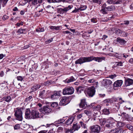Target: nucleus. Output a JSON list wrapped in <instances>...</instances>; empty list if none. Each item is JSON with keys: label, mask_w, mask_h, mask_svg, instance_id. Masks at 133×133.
Returning <instances> with one entry per match:
<instances>
[{"label": "nucleus", "mask_w": 133, "mask_h": 133, "mask_svg": "<svg viewBox=\"0 0 133 133\" xmlns=\"http://www.w3.org/2000/svg\"><path fill=\"white\" fill-rule=\"evenodd\" d=\"M117 122L113 118L110 117L107 120L104 119L102 121V124L104 125L105 124V126L107 128H112L116 125Z\"/></svg>", "instance_id": "obj_1"}, {"label": "nucleus", "mask_w": 133, "mask_h": 133, "mask_svg": "<svg viewBox=\"0 0 133 133\" xmlns=\"http://www.w3.org/2000/svg\"><path fill=\"white\" fill-rule=\"evenodd\" d=\"M40 111L42 114L48 115L52 112V109L49 105L45 106L42 108L39 109Z\"/></svg>", "instance_id": "obj_2"}, {"label": "nucleus", "mask_w": 133, "mask_h": 133, "mask_svg": "<svg viewBox=\"0 0 133 133\" xmlns=\"http://www.w3.org/2000/svg\"><path fill=\"white\" fill-rule=\"evenodd\" d=\"M90 133H99L101 131L100 127L97 125L91 126L90 127Z\"/></svg>", "instance_id": "obj_3"}, {"label": "nucleus", "mask_w": 133, "mask_h": 133, "mask_svg": "<svg viewBox=\"0 0 133 133\" xmlns=\"http://www.w3.org/2000/svg\"><path fill=\"white\" fill-rule=\"evenodd\" d=\"M74 91L72 87H66L63 89L62 93L64 95H70L74 93Z\"/></svg>", "instance_id": "obj_4"}, {"label": "nucleus", "mask_w": 133, "mask_h": 133, "mask_svg": "<svg viewBox=\"0 0 133 133\" xmlns=\"http://www.w3.org/2000/svg\"><path fill=\"white\" fill-rule=\"evenodd\" d=\"M89 62V57H81L75 61V63L81 64L85 62Z\"/></svg>", "instance_id": "obj_5"}, {"label": "nucleus", "mask_w": 133, "mask_h": 133, "mask_svg": "<svg viewBox=\"0 0 133 133\" xmlns=\"http://www.w3.org/2000/svg\"><path fill=\"white\" fill-rule=\"evenodd\" d=\"M22 112L21 109L17 110L15 112V115L17 119L19 121H21L22 119Z\"/></svg>", "instance_id": "obj_6"}, {"label": "nucleus", "mask_w": 133, "mask_h": 133, "mask_svg": "<svg viewBox=\"0 0 133 133\" xmlns=\"http://www.w3.org/2000/svg\"><path fill=\"white\" fill-rule=\"evenodd\" d=\"M86 92L89 96H93L95 93L94 87H92L91 88H88L87 89Z\"/></svg>", "instance_id": "obj_7"}, {"label": "nucleus", "mask_w": 133, "mask_h": 133, "mask_svg": "<svg viewBox=\"0 0 133 133\" xmlns=\"http://www.w3.org/2000/svg\"><path fill=\"white\" fill-rule=\"evenodd\" d=\"M89 57L90 62L94 60L95 61L98 62H101L103 60H105V57H95L94 56H91Z\"/></svg>", "instance_id": "obj_8"}, {"label": "nucleus", "mask_w": 133, "mask_h": 133, "mask_svg": "<svg viewBox=\"0 0 133 133\" xmlns=\"http://www.w3.org/2000/svg\"><path fill=\"white\" fill-rule=\"evenodd\" d=\"M32 111H31L29 109H26L25 110V118L26 119H32Z\"/></svg>", "instance_id": "obj_9"}, {"label": "nucleus", "mask_w": 133, "mask_h": 133, "mask_svg": "<svg viewBox=\"0 0 133 133\" xmlns=\"http://www.w3.org/2000/svg\"><path fill=\"white\" fill-rule=\"evenodd\" d=\"M31 111L32 119H35L39 117V113L38 111L36 110H32Z\"/></svg>", "instance_id": "obj_10"}, {"label": "nucleus", "mask_w": 133, "mask_h": 133, "mask_svg": "<svg viewBox=\"0 0 133 133\" xmlns=\"http://www.w3.org/2000/svg\"><path fill=\"white\" fill-rule=\"evenodd\" d=\"M125 84L126 86H129L133 84V79L128 78L125 80Z\"/></svg>", "instance_id": "obj_11"}, {"label": "nucleus", "mask_w": 133, "mask_h": 133, "mask_svg": "<svg viewBox=\"0 0 133 133\" xmlns=\"http://www.w3.org/2000/svg\"><path fill=\"white\" fill-rule=\"evenodd\" d=\"M112 83V81L108 79H103V85L106 86H108L109 85H110Z\"/></svg>", "instance_id": "obj_12"}, {"label": "nucleus", "mask_w": 133, "mask_h": 133, "mask_svg": "<svg viewBox=\"0 0 133 133\" xmlns=\"http://www.w3.org/2000/svg\"><path fill=\"white\" fill-rule=\"evenodd\" d=\"M123 81L122 80H117L115 82L114 84V88L115 87H118L122 85Z\"/></svg>", "instance_id": "obj_13"}, {"label": "nucleus", "mask_w": 133, "mask_h": 133, "mask_svg": "<svg viewBox=\"0 0 133 133\" xmlns=\"http://www.w3.org/2000/svg\"><path fill=\"white\" fill-rule=\"evenodd\" d=\"M67 97L66 96L63 97L61 101L59 104L61 105H65L68 104V102H66Z\"/></svg>", "instance_id": "obj_14"}, {"label": "nucleus", "mask_w": 133, "mask_h": 133, "mask_svg": "<svg viewBox=\"0 0 133 133\" xmlns=\"http://www.w3.org/2000/svg\"><path fill=\"white\" fill-rule=\"evenodd\" d=\"M87 80L88 83H93L94 84H95L96 85L98 84V82H96V80L94 78H91L90 77H88Z\"/></svg>", "instance_id": "obj_15"}, {"label": "nucleus", "mask_w": 133, "mask_h": 133, "mask_svg": "<svg viewBox=\"0 0 133 133\" xmlns=\"http://www.w3.org/2000/svg\"><path fill=\"white\" fill-rule=\"evenodd\" d=\"M72 6L69 5L67 7H66L64 9H60L61 13L63 14L65 12L68 11L71 9L72 8Z\"/></svg>", "instance_id": "obj_16"}, {"label": "nucleus", "mask_w": 133, "mask_h": 133, "mask_svg": "<svg viewBox=\"0 0 133 133\" xmlns=\"http://www.w3.org/2000/svg\"><path fill=\"white\" fill-rule=\"evenodd\" d=\"M72 127V129L73 130L74 132L75 131L78 130L79 129L80 127L78 124L77 123H76L73 124Z\"/></svg>", "instance_id": "obj_17"}, {"label": "nucleus", "mask_w": 133, "mask_h": 133, "mask_svg": "<svg viewBox=\"0 0 133 133\" xmlns=\"http://www.w3.org/2000/svg\"><path fill=\"white\" fill-rule=\"evenodd\" d=\"M85 105H87L85 99H81V102L79 104V106L81 108H83Z\"/></svg>", "instance_id": "obj_18"}, {"label": "nucleus", "mask_w": 133, "mask_h": 133, "mask_svg": "<svg viewBox=\"0 0 133 133\" xmlns=\"http://www.w3.org/2000/svg\"><path fill=\"white\" fill-rule=\"evenodd\" d=\"M74 119V117H72L68 119L65 122V124L68 125L71 124Z\"/></svg>", "instance_id": "obj_19"}, {"label": "nucleus", "mask_w": 133, "mask_h": 133, "mask_svg": "<svg viewBox=\"0 0 133 133\" xmlns=\"http://www.w3.org/2000/svg\"><path fill=\"white\" fill-rule=\"evenodd\" d=\"M87 8V6H84L78 9H75L74 10H73L72 12L73 13H75L77 12L79 10H80L81 11L84 10H85Z\"/></svg>", "instance_id": "obj_20"}, {"label": "nucleus", "mask_w": 133, "mask_h": 133, "mask_svg": "<svg viewBox=\"0 0 133 133\" xmlns=\"http://www.w3.org/2000/svg\"><path fill=\"white\" fill-rule=\"evenodd\" d=\"M40 87L41 86L40 85L38 84L35 85L33 86L31 89L33 91H35L39 89Z\"/></svg>", "instance_id": "obj_21"}, {"label": "nucleus", "mask_w": 133, "mask_h": 133, "mask_svg": "<svg viewBox=\"0 0 133 133\" xmlns=\"http://www.w3.org/2000/svg\"><path fill=\"white\" fill-rule=\"evenodd\" d=\"M117 41L122 45L124 44L126 42V41L124 40L119 38H117Z\"/></svg>", "instance_id": "obj_22"}, {"label": "nucleus", "mask_w": 133, "mask_h": 133, "mask_svg": "<svg viewBox=\"0 0 133 133\" xmlns=\"http://www.w3.org/2000/svg\"><path fill=\"white\" fill-rule=\"evenodd\" d=\"M106 9L107 11H111L114 10L115 9V7L113 5H111L106 7Z\"/></svg>", "instance_id": "obj_23"}, {"label": "nucleus", "mask_w": 133, "mask_h": 133, "mask_svg": "<svg viewBox=\"0 0 133 133\" xmlns=\"http://www.w3.org/2000/svg\"><path fill=\"white\" fill-rule=\"evenodd\" d=\"M50 28L51 29L54 30L55 29L56 30H59L60 29H61V26H51L50 27Z\"/></svg>", "instance_id": "obj_24"}, {"label": "nucleus", "mask_w": 133, "mask_h": 133, "mask_svg": "<svg viewBox=\"0 0 133 133\" xmlns=\"http://www.w3.org/2000/svg\"><path fill=\"white\" fill-rule=\"evenodd\" d=\"M61 96V94L60 93V92H56L54 94H53V95H51V98L54 99H55V97H53V96Z\"/></svg>", "instance_id": "obj_25"}, {"label": "nucleus", "mask_w": 133, "mask_h": 133, "mask_svg": "<svg viewBox=\"0 0 133 133\" xmlns=\"http://www.w3.org/2000/svg\"><path fill=\"white\" fill-rule=\"evenodd\" d=\"M73 130L71 129L66 128L64 129V133H73Z\"/></svg>", "instance_id": "obj_26"}, {"label": "nucleus", "mask_w": 133, "mask_h": 133, "mask_svg": "<svg viewBox=\"0 0 133 133\" xmlns=\"http://www.w3.org/2000/svg\"><path fill=\"white\" fill-rule=\"evenodd\" d=\"M103 113L106 115H108L110 112L109 109H104L103 110Z\"/></svg>", "instance_id": "obj_27"}, {"label": "nucleus", "mask_w": 133, "mask_h": 133, "mask_svg": "<svg viewBox=\"0 0 133 133\" xmlns=\"http://www.w3.org/2000/svg\"><path fill=\"white\" fill-rule=\"evenodd\" d=\"M114 4H121L123 3V0H114Z\"/></svg>", "instance_id": "obj_28"}, {"label": "nucleus", "mask_w": 133, "mask_h": 133, "mask_svg": "<svg viewBox=\"0 0 133 133\" xmlns=\"http://www.w3.org/2000/svg\"><path fill=\"white\" fill-rule=\"evenodd\" d=\"M11 98L10 96H7V97H3L2 99L3 101H5L6 102H9L10 99Z\"/></svg>", "instance_id": "obj_29"}, {"label": "nucleus", "mask_w": 133, "mask_h": 133, "mask_svg": "<svg viewBox=\"0 0 133 133\" xmlns=\"http://www.w3.org/2000/svg\"><path fill=\"white\" fill-rule=\"evenodd\" d=\"M25 31V29H20L17 31V32L19 34L24 33Z\"/></svg>", "instance_id": "obj_30"}, {"label": "nucleus", "mask_w": 133, "mask_h": 133, "mask_svg": "<svg viewBox=\"0 0 133 133\" xmlns=\"http://www.w3.org/2000/svg\"><path fill=\"white\" fill-rule=\"evenodd\" d=\"M115 56L116 58L120 59H122L123 58L122 54H118L117 53H116Z\"/></svg>", "instance_id": "obj_31"}, {"label": "nucleus", "mask_w": 133, "mask_h": 133, "mask_svg": "<svg viewBox=\"0 0 133 133\" xmlns=\"http://www.w3.org/2000/svg\"><path fill=\"white\" fill-rule=\"evenodd\" d=\"M84 89V87L82 86H79L77 89V90L78 93H80L81 90Z\"/></svg>", "instance_id": "obj_32"}, {"label": "nucleus", "mask_w": 133, "mask_h": 133, "mask_svg": "<svg viewBox=\"0 0 133 133\" xmlns=\"http://www.w3.org/2000/svg\"><path fill=\"white\" fill-rule=\"evenodd\" d=\"M124 125V124L123 123L121 122H117L116 126L118 127H121Z\"/></svg>", "instance_id": "obj_33"}, {"label": "nucleus", "mask_w": 133, "mask_h": 133, "mask_svg": "<svg viewBox=\"0 0 133 133\" xmlns=\"http://www.w3.org/2000/svg\"><path fill=\"white\" fill-rule=\"evenodd\" d=\"M121 116H122L124 117L125 118L127 119L129 117V115L127 114L126 113L124 112H123L121 114Z\"/></svg>", "instance_id": "obj_34"}, {"label": "nucleus", "mask_w": 133, "mask_h": 133, "mask_svg": "<svg viewBox=\"0 0 133 133\" xmlns=\"http://www.w3.org/2000/svg\"><path fill=\"white\" fill-rule=\"evenodd\" d=\"M123 130L121 128L116 129V133H123Z\"/></svg>", "instance_id": "obj_35"}, {"label": "nucleus", "mask_w": 133, "mask_h": 133, "mask_svg": "<svg viewBox=\"0 0 133 133\" xmlns=\"http://www.w3.org/2000/svg\"><path fill=\"white\" fill-rule=\"evenodd\" d=\"M112 101L111 99L108 98L105 99L103 101V102L104 103H112Z\"/></svg>", "instance_id": "obj_36"}, {"label": "nucleus", "mask_w": 133, "mask_h": 133, "mask_svg": "<svg viewBox=\"0 0 133 133\" xmlns=\"http://www.w3.org/2000/svg\"><path fill=\"white\" fill-rule=\"evenodd\" d=\"M58 105V104L57 102H53L51 104V106L52 107H56Z\"/></svg>", "instance_id": "obj_37"}, {"label": "nucleus", "mask_w": 133, "mask_h": 133, "mask_svg": "<svg viewBox=\"0 0 133 133\" xmlns=\"http://www.w3.org/2000/svg\"><path fill=\"white\" fill-rule=\"evenodd\" d=\"M103 14H105L107 13L108 11L106 10V8H102L100 11Z\"/></svg>", "instance_id": "obj_38"}, {"label": "nucleus", "mask_w": 133, "mask_h": 133, "mask_svg": "<svg viewBox=\"0 0 133 133\" xmlns=\"http://www.w3.org/2000/svg\"><path fill=\"white\" fill-rule=\"evenodd\" d=\"M8 1V0H1V3L2 4H4L3 5V7L4 6V5L6 4Z\"/></svg>", "instance_id": "obj_39"}, {"label": "nucleus", "mask_w": 133, "mask_h": 133, "mask_svg": "<svg viewBox=\"0 0 133 133\" xmlns=\"http://www.w3.org/2000/svg\"><path fill=\"white\" fill-rule=\"evenodd\" d=\"M124 102H126V101H125L122 99L121 98H119V103H118L120 104Z\"/></svg>", "instance_id": "obj_40"}, {"label": "nucleus", "mask_w": 133, "mask_h": 133, "mask_svg": "<svg viewBox=\"0 0 133 133\" xmlns=\"http://www.w3.org/2000/svg\"><path fill=\"white\" fill-rule=\"evenodd\" d=\"M114 0H108L107 2L109 4H111L114 3Z\"/></svg>", "instance_id": "obj_41"}, {"label": "nucleus", "mask_w": 133, "mask_h": 133, "mask_svg": "<svg viewBox=\"0 0 133 133\" xmlns=\"http://www.w3.org/2000/svg\"><path fill=\"white\" fill-rule=\"evenodd\" d=\"M91 21L93 23H95L97 22L98 20L96 18H93L91 19Z\"/></svg>", "instance_id": "obj_42"}, {"label": "nucleus", "mask_w": 133, "mask_h": 133, "mask_svg": "<svg viewBox=\"0 0 133 133\" xmlns=\"http://www.w3.org/2000/svg\"><path fill=\"white\" fill-rule=\"evenodd\" d=\"M75 80V78H74L73 77H71L69 80H68L67 81V82L68 83H69L70 82H72Z\"/></svg>", "instance_id": "obj_43"}, {"label": "nucleus", "mask_w": 133, "mask_h": 133, "mask_svg": "<svg viewBox=\"0 0 133 133\" xmlns=\"http://www.w3.org/2000/svg\"><path fill=\"white\" fill-rule=\"evenodd\" d=\"M20 128V126L18 124L16 125L14 127V129L15 130L18 129Z\"/></svg>", "instance_id": "obj_44"}, {"label": "nucleus", "mask_w": 133, "mask_h": 133, "mask_svg": "<svg viewBox=\"0 0 133 133\" xmlns=\"http://www.w3.org/2000/svg\"><path fill=\"white\" fill-rule=\"evenodd\" d=\"M32 3L33 5H36L38 3L37 0H32Z\"/></svg>", "instance_id": "obj_45"}, {"label": "nucleus", "mask_w": 133, "mask_h": 133, "mask_svg": "<svg viewBox=\"0 0 133 133\" xmlns=\"http://www.w3.org/2000/svg\"><path fill=\"white\" fill-rule=\"evenodd\" d=\"M127 127L130 130L133 129V127L130 125H126Z\"/></svg>", "instance_id": "obj_46"}, {"label": "nucleus", "mask_w": 133, "mask_h": 133, "mask_svg": "<svg viewBox=\"0 0 133 133\" xmlns=\"http://www.w3.org/2000/svg\"><path fill=\"white\" fill-rule=\"evenodd\" d=\"M24 78V77L21 76H18L17 77V79L18 81H22Z\"/></svg>", "instance_id": "obj_47"}, {"label": "nucleus", "mask_w": 133, "mask_h": 133, "mask_svg": "<svg viewBox=\"0 0 133 133\" xmlns=\"http://www.w3.org/2000/svg\"><path fill=\"white\" fill-rule=\"evenodd\" d=\"M93 1L94 3H97L99 4L101 3L100 0H93Z\"/></svg>", "instance_id": "obj_48"}, {"label": "nucleus", "mask_w": 133, "mask_h": 133, "mask_svg": "<svg viewBox=\"0 0 133 133\" xmlns=\"http://www.w3.org/2000/svg\"><path fill=\"white\" fill-rule=\"evenodd\" d=\"M115 106L116 107V109L118 110L119 109L120 107V104L118 103H116L115 104Z\"/></svg>", "instance_id": "obj_49"}, {"label": "nucleus", "mask_w": 133, "mask_h": 133, "mask_svg": "<svg viewBox=\"0 0 133 133\" xmlns=\"http://www.w3.org/2000/svg\"><path fill=\"white\" fill-rule=\"evenodd\" d=\"M109 77L110 78L113 79L116 77V75L115 74L111 75H109Z\"/></svg>", "instance_id": "obj_50"}, {"label": "nucleus", "mask_w": 133, "mask_h": 133, "mask_svg": "<svg viewBox=\"0 0 133 133\" xmlns=\"http://www.w3.org/2000/svg\"><path fill=\"white\" fill-rule=\"evenodd\" d=\"M32 98V97L31 96H29L27 98L25 99V101L26 102H28V101H29Z\"/></svg>", "instance_id": "obj_51"}, {"label": "nucleus", "mask_w": 133, "mask_h": 133, "mask_svg": "<svg viewBox=\"0 0 133 133\" xmlns=\"http://www.w3.org/2000/svg\"><path fill=\"white\" fill-rule=\"evenodd\" d=\"M9 18V17L6 15H5L3 17L2 19L4 20H6Z\"/></svg>", "instance_id": "obj_52"}, {"label": "nucleus", "mask_w": 133, "mask_h": 133, "mask_svg": "<svg viewBox=\"0 0 133 133\" xmlns=\"http://www.w3.org/2000/svg\"><path fill=\"white\" fill-rule=\"evenodd\" d=\"M122 56L123 57H124L125 58H126L129 56V55L127 54H122Z\"/></svg>", "instance_id": "obj_53"}, {"label": "nucleus", "mask_w": 133, "mask_h": 133, "mask_svg": "<svg viewBox=\"0 0 133 133\" xmlns=\"http://www.w3.org/2000/svg\"><path fill=\"white\" fill-rule=\"evenodd\" d=\"M84 113L87 115H89L90 114V112L87 110H85L84 111Z\"/></svg>", "instance_id": "obj_54"}, {"label": "nucleus", "mask_w": 133, "mask_h": 133, "mask_svg": "<svg viewBox=\"0 0 133 133\" xmlns=\"http://www.w3.org/2000/svg\"><path fill=\"white\" fill-rule=\"evenodd\" d=\"M110 133H116V129L111 130Z\"/></svg>", "instance_id": "obj_55"}, {"label": "nucleus", "mask_w": 133, "mask_h": 133, "mask_svg": "<svg viewBox=\"0 0 133 133\" xmlns=\"http://www.w3.org/2000/svg\"><path fill=\"white\" fill-rule=\"evenodd\" d=\"M45 93V91L43 90L42 91H41L40 93V95L43 96Z\"/></svg>", "instance_id": "obj_56"}, {"label": "nucleus", "mask_w": 133, "mask_h": 133, "mask_svg": "<svg viewBox=\"0 0 133 133\" xmlns=\"http://www.w3.org/2000/svg\"><path fill=\"white\" fill-rule=\"evenodd\" d=\"M39 30L40 31V32H43L44 31V29L43 28H39Z\"/></svg>", "instance_id": "obj_57"}, {"label": "nucleus", "mask_w": 133, "mask_h": 133, "mask_svg": "<svg viewBox=\"0 0 133 133\" xmlns=\"http://www.w3.org/2000/svg\"><path fill=\"white\" fill-rule=\"evenodd\" d=\"M52 41V39L51 38L50 39H48L46 42L47 43H50Z\"/></svg>", "instance_id": "obj_58"}, {"label": "nucleus", "mask_w": 133, "mask_h": 133, "mask_svg": "<svg viewBox=\"0 0 133 133\" xmlns=\"http://www.w3.org/2000/svg\"><path fill=\"white\" fill-rule=\"evenodd\" d=\"M117 65L119 66H123V63L121 62H118Z\"/></svg>", "instance_id": "obj_59"}, {"label": "nucleus", "mask_w": 133, "mask_h": 133, "mask_svg": "<svg viewBox=\"0 0 133 133\" xmlns=\"http://www.w3.org/2000/svg\"><path fill=\"white\" fill-rule=\"evenodd\" d=\"M71 1V0H63V2L70 3Z\"/></svg>", "instance_id": "obj_60"}, {"label": "nucleus", "mask_w": 133, "mask_h": 133, "mask_svg": "<svg viewBox=\"0 0 133 133\" xmlns=\"http://www.w3.org/2000/svg\"><path fill=\"white\" fill-rule=\"evenodd\" d=\"M36 10H37V11L39 12H42L43 10V9H41L40 10H38V7H36Z\"/></svg>", "instance_id": "obj_61"}, {"label": "nucleus", "mask_w": 133, "mask_h": 133, "mask_svg": "<svg viewBox=\"0 0 133 133\" xmlns=\"http://www.w3.org/2000/svg\"><path fill=\"white\" fill-rule=\"evenodd\" d=\"M107 36L105 35H104L103 36V38H102V39L103 40H105V38H107Z\"/></svg>", "instance_id": "obj_62"}, {"label": "nucleus", "mask_w": 133, "mask_h": 133, "mask_svg": "<svg viewBox=\"0 0 133 133\" xmlns=\"http://www.w3.org/2000/svg\"><path fill=\"white\" fill-rule=\"evenodd\" d=\"M129 22L128 21H125L124 22V24H125L128 25L129 23Z\"/></svg>", "instance_id": "obj_63"}, {"label": "nucleus", "mask_w": 133, "mask_h": 133, "mask_svg": "<svg viewBox=\"0 0 133 133\" xmlns=\"http://www.w3.org/2000/svg\"><path fill=\"white\" fill-rule=\"evenodd\" d=\"M129 62L130 63H132L133 62V59L132 58H131L130 59Z\"/></svg>", "instance_id": "obj_64"}]
</instances>
